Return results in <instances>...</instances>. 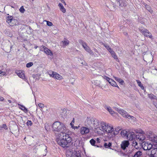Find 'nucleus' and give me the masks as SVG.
Instances as JSON below:
<instances>
[{"instance_id":"f257e3e1","label":"nucleus","mask_w":157,"mask_h":157,"mask_svg":"<svg viewBox=\"0 0 157 157\" xmlns=\"http://www.w3.org/2000/svg\"><path fill=\"white\" fill-rule=\"evenodd\" d=\"M52 128L55 132H60L56 138V141L59 145L65 147H68L71 144L72 138L69 134L66 133L67 128L63 123L56 121L53 123Z\"/></svg>"},{"instance_id":"f03ea898","label":"nucleus","mask_w":157,"mask_h":157,"mask_svg":"<svg viewBox=\"0 0 157 157\" xmlns=\"http://www.w3.org/2000/svg\"><path fill=\"white\" fill-rule=\"evenodd\" d=\"M115 4L112 2V7H111V10L113 11L115 10L116 6L118 7L121 9L122 10L124 7L126 6L127 3L125 0H117L116 1Z\"/></svg>"},{"instance_id":"7ed1b4c3","label":"nucleus","mask_w":157,"mask_h":157,"mask_svg":"<svg viewBox=\"0 0 157 157\" xmlns=\"http://www.w3.org/2000/svg\"><path fill=\"white\" fill-rule=\"evenodd\" d=\"M94 118L92 117H88L85 121V125L86 126L89 127L90 129H92V126L93 125Z\"/></svg>"},{"instance_id":"20e7f679","label":"nucleus","mask_w":157,"mask_h":157,"mask_svg":"<svg viewBox=\"0 0 157 157\" xmlns=\"http://www.w3.org/2000/svg\"><path fill=\"white\" fill-rule=\"evenodd\" d=\"M140 32L143 34L144 36L148 37L151 39H152V36L151 33L147 29H140Z\"/></svg>"},{"instance_id":"39448f33","label":"nucleus","mask_w":157,"mask_h":157,"mask_svg":"<svg viewBox=\"0 0 157 157\" xmlns=\"http://www.w3.org/2000/svg\"><path fill=\"white\" fill-rule=\"evenodd\" d=\"M144 132L141 131L137 135H136V140L138 141H143L145 139V136L143 135Z\"/></svg>"},{"instance_id":"423d86ee","label":"nucleus","mask_w":157,"mask_h":157,"mask_svg":"<svg viewBox=\"0 0 157 157\" xmlns=\"http://www.w3.org/2000/svg\"><path fill=\"white\" fill-rule=\"evenodd\" d=\"M100 123V129L106 133V130L107 129V126L109 125V124H107L103 121H101Z\"/></svg>"},{"instance_id":"0eeeda50","label":"nucleus","mask_w":157,"mask_h":157,"mask_svg":"<svg viewBox=\"0 0 157 157\" xmlns=\"http://www.w3.org/2000/svg\"><path fill=\"white\" fill-rule=\"evenodd\" d=\"M68 152L69 157H82L79 151H72Z\"/></svg>"},{"instance_id":"6e6552de","label":"nucleus","mask_w":157,"mask_h":157,"mask_svg":"<svg viewBox=\"0 0 157 157\" xmlns=\"http://www.w3.org/2000/svg\"><path fill=\"white\" fill-rule=\"evenodd\" d=\"M41 50L44 51V52L47 55H49L50 56H52L53 55V53L51 50L44 46H41Z\"/></svg>"},{"instance_id":"1a4fd4ad","label":"nucleus","mask_w":157,"mask_h":157,"mask_svg":"<svg viewBox=\"0 0 157 157\" xmlns=\"http://www.w3.org/2000/svg\"><path fill=\"white\" fill-rule=\"evenodd\" d=\"M114 130V128L113 126H111L109 124V125L107 126V129L106 130V133L108 134H110L109 136H108L109 138H111L113 136L112 132Z\"/></svg>"},{"instance_id":"9d476101","label":"nucleus","mask_w":157,"mask_h":157,"mask_svg":"<svg viewBox=\"0 0 157 157\" xmlns=\"http://www.w3.org/2000/svg\"><path fill=\"white\" fill-rule=\"evenodd\" d=\"M90 128L88 127H82L80 129V132L81 134L83 135L88 133L90 132Z\"/></svg>"},{"instance_id":"9b49d317","label":"nucleus","mask_w":157,"mask_h":157,"mask_svg":"<svg viewBox=\"0 0 157 157\" xmlns=\"http://www.w3.org/2000/svg\"><path fill=\"white\" fill-rule=\"evenodd\" d=\"M136 135H135L134 132H131L129 131L128 135L127 136V138L130 140H133L136 139Z\"/></svg>"},{"instance_id":"f8f14e48","label":"nucleus","mask_w":157,"mask_h":157,"mask_svg":"<svg viewBox=\"0 0 157 157\" xmlns=\"http://www.w3.org/2000/svg\"><path fill=\"white\" fill-rule=\"evenodd\" d=\"M83 47L85 50L87 52L90 53V55L94 56H95V55L94 54V53L92 50H91L90 48L87 46L86 44H83Z\"/></svg>"},{"instance_id":"ddd939ff","label":"nucleus","mask_w":157,"mask_h":157,"mask_svg":"<svg viewBox=\"0 0 157 157\" xmlns=\"http://www.w3.org/2000/svg\"><path fill=\"white\" fill-rule=\"evenodd\" d=\"M129 144V141L128 140H125L122 142L121 146V148L124 150L127 147H128Z\"/></svg>"},{"instance_id":"4468645a","label":"nucleus","mask_w":157,"mask_h":157,"mask_svg":"<svg viewBox=\"0 0 157 157\" xmlns=\"http://www.w3.org/2000/svg\"><path fill=\"white\" fill-rule=\"evenodd\" d=\"M93 121V125L92 126V129L93 128L96 129L98 128H100V127L99 126V123L98 121L94 118Z\"/></svg>"},{"instance_id":"2eb2a0df","label":"nucleus","mask_w":157,"mask_h":157,"mask_svg":"<svg viewBox=\"0 0 157 157\" xmlns=\"http://www.w3.org/2000/svg\"><path fill=\"white\" fill-rule=\"evenodd\" d=\"M15 73L20 78L23 79H25V75L24 73L22 71H15Z\"/></svg>"},{"instance_id":"dca6fc26","label":"nucleus","mask_w":157,"mask_h":157,"mask_svg":"<svg viewBox=\"0 0 157 157\" xmlns=\"http://www.w3.org/2000/svg\"><path fill=\"white\" fill-rule=\"evenodd\" d=\"M129 131L126 130H123L121 131V134L122 137H125L127 138V136L128 135Z\"/></svg>"},{"instance_id":"f3484780","label":"nucleus","mask_w":157,"mask_h":157,"mask_svg":"<svg viewBox=\"0 0 157 157\" xmlns=\"http://www.w3.org/2000/svg\"><path fill=\"white\" fill-rule=\"evenodd\" d=\"M115 109L121 115L125 116L126 114V112L123 109H120L117 108H115Z\"/></svg>"},{"instance_id":"a211bd4d","label":"nucleus","mask_w":157,"mask_h":157,"mask_svg":"<svg viewBox=\"0 0 157 157\" xmlns=\"http://www.w3.org/2000/svg\"><path fill=\"white\" fill-rule=\"evenodd\" d=\"M18 105L20 106L19 108L23 110L25 113H27L28 112V110L23 105H22L18 104Z\"/></svg>"},{"instance_id":"6ab92c4d","label":"nucleus","mask_w":157,"mask_h":157,"mask_svg":"<svg viewBox=\"0 0 157 157\" xmlns=\"http://www.w3.org/2000/svg\"><path fill=\"white\" fill-rule=\"evenodd\" d=\"M142 152L140 151H138L136 152L133 157H142Z\"/></svg>"},{"instance_id":"aec40b11","label":"nucleus","mask_w":157,"mask_h":157,"mask_svg":"<svg viewBox=\"0 0 157 157\" xmlns=\"http://www.w3.org/2000/svg\"><path fill=\"white\" fill-rule=\"evenodd\" d=\"M11 24H10V25L13 26L14 25H17L19 24L18 21L17 19H14L13 18Z\"/></svg>"},{"instance_id":"412c9836","label":"nucleus","mask_w":157,"mask_h":157,"mask_svg":"<svg viewBox=\"0 0 157 157\" xmlns=\"http://www.w3.org/2000/svg\"><path fill=\"white\" fill-rule=\"evenodd\" d=\"M144 143V144H143L142 146L144 150L147 151L148 150V142H144L143 143V144Z\"/></svg>"},{"instance_id":"4be33fe9","label":"nucleus","mask_w":157,"mask_h":157,"mask_svg":"<svg viewBox=\"0 0 157 157\" xmlns=\"http://www.w3.org/2000/svg\"><path fill=\"white\" fill-rule=\"evenodd\" d=\"M150 140L153 142L157 143V136L155 135L153 136L150 137Z\"/></svg>"},{"instance_id":"5701e85b","label":"nucleus","mask_w":157,"mask_h":157,"mask_svg":"<svg viewBox=\"0 0 157 157\" xmlns=\"http://www.w3.org/2000/svg\"><path fill=\"white\" fill-rule=\"evenodd\" d=\"M58 6L59 7L60 10L63 13H65L66 12V9L64 7L62 4L60 3H59L58 5Z\"/></svg>"},{"instance_id":"b1692460","label":"nucleus","mask_w":157,"mask_h":157,"mask_svg":"<svg viewBox=\"0 0 157 157\" xmlns=\"http://www.w3.org/2000/svg\"><path fill=\"white\" fill-rule=\"evenodd\" d=\"M113 77L116 81L118 82L121 84L123 85L124 83V81L122 79L116 77L114 76Z\"/></svg>"},{"instance_id":"393cba45","label":"nucleus","mask_w":157,"mask_h":157,"mask_svg":"<svg viewBox=\"0 0 157 157\" xmlns=\"http://www.w3.org/2000/svg\"><path fill=\"white\" fill-rule=\"evenodd\" d=\"M13 17L12 16H8L6 18V22L8 24H11L12 22Z\"/></svg>"},{"instance_id":"a878e982","label":"nucleus","mask_w":157,"mask_h":157,"mask_svg":"<svg viewBox=\"0 0 157 157\" xmlns=\"http://www.w3.org/2000/svg\"><path fill=\"white\" fill-rule=\"evenodd\" d=\"M132 146L134 147L136 149H138L139 147L138 146V143L136 140H133L132 142Z\"/></svg>"},{"instance_id":"bb28decb","label":"nucleus","mask_w":157,"mask_h":157,"mask_svg":"<svg viewBox=\"0 0 157 157\" xmlns=\"http://www.w3.org/2000/svg\"><path fill=\"white\" fill-rule=\"evenodd\" d=\"M105 109L108 110L111 115H113L115 113L113 111L110 107L107 106L105 108Z\"/></svg>"},{"instance_id":"cd10ccee","label":"nucleus","mask_w":157,"mask_h":157,"mask_svg":"<svg viewBox=\"0 0 157 157\" xmlns=\"http://www.w3.org/2000/svg\"><path fill=\"white\" fill-rule=\"evenodd\" d=\"M110 81L109 83L111 85L113 86L117 87L118 88H119L117 83L114 80L112 79V80H110Z\"/></svg>"},{"instance_id":"c85d7f7f","label":"nucleus","mask_w":157,"mask_h":157,"mask_svg":"<svg viewBox=\"0 0 157 157\" xmlns=\"http://www.w3.org/2000/svg\"><path fill=\"white\" fill-rule=\"evenodd\" d=\"M61 42L63 43V46L67 45L69 44L68 40L66 39H64L63 41H61Z\"/></svg>"},{"instance_id":"c756f323","label":"nucleus","mask_w":157,"mask_h":157,"mask_svg":"<svg viewBox=\"0 0 157 157\" xmlns=\"http://www.w3.org/2000/svg\"><path fill=\"white\" fill-rule=\"evenodd\" d=\"M148 97L151 100L152 99H156L157 100V98L156 96L154 95V94H148Z\"/></svg>"},{"instance_id":"7c9ffc66","label":"nucleus","mask_w":157,"mask_h":157,"mask_svg":"<svg viewBox=\"0 0 157 157\" xmlns=\"http://www.w3.org/2000/svg\"><path fill=\"white\" fill-rule=\"evenodd\" d=\"M126 114H125V116H124V115H122L124 117H126L129 119H131L132 120H134L135 118L133 116H131L130 115L128 114V113L126 112Z\"/></svg>"},{"instance_id":"2f4dec72","label":"nucleus","mask_w":157,"mask_h":157,"mask_svg":"<svg viewBox=\"0 0 157 157\" xmlns=\"http://www.w3.org/2000/svg\"><path fill=\"white\" fill-rule=\"evenodd\" d=\"M136 82H137L138 85L141 88L142 90H144V87L143 86V84L141 83V82L140 80H136Z\"/></svg>"},{"instance_id":"473e14b6","label":"nucleus","mask_w":157,"mask_h":157,"mask_svg":"<svg viewBox=\"0 0 157 157\" xmlns=\"http://www.w3.org/2000/svg\"><path fill=\"white\" fill-rule=\"evenodd\" d=\"M112 145V144L111 143L109 142L108 144L107 143H104V146L106 148H109Z\"/></svg>"},{"instance_id":"72a5a7b5","label":"nucleus","mask_w":157,"mask_h":157,"mask_svg":"<svg viewBox=\"0 0 157 157\" xmlns=\"http://www.w3.org/2000/svg\"><path fill=\"white\" fill-rule=\"evenodd\" d=\"M54 78L57 79H60L62 78V76L56 72Z\"/></svg>"},{"instance_id":"f704fd0d","label":"nucleus","mask_w":157,"mask_h":157,"mask_svg":"<svg viewBox=\"0 0 157 157\" xmlns=\"http://www.w3.org/2000/svg\"><path fill=\"white\" fill-rule=\"evenodd\" d=\"M145 7L146 9L149 12H152V10H151V7L150 6H149L147 5V4H145Z\"/></svg>"},{"instance_id":"c9c22d12","label":"nucleus","mask_w":157,"mask_h":157,"mask_svg":"<svg viewBox=\"0 0 157 157\" xmlns=\"http://www.w3.org/2000/svg\"><path fill=\"white\" fill-rule=\"evenodd\" d=\"M2 128H3L6 130L8 129V128L5 124H3L0 126V130H1Z\"/></svg>"},{"instance_id":"e433bc0d","label":"nucleus","mask_w":157,"mask_h":157,"mask_svg":"<svg viewBox=\"0 0 157 157\" xmlns=\"http://www.w3.org/2000/svg\"><path fill=\"white\" fill-rule=\"evenodd\" d=\"M90 144L93 146H95V144L96 143V141L94 139H92L90 140Z\"/></svg>"},{"instance_id":"4c0bfd02","label":"nucleus","mask_w":157,"mask_h":157,"mask_svg":"<svg viewBox=\"0 0 157 157\" xmlns=\"http://www.w3.org/2000/svg\"><path fill=\"white\" fill-rule=\"evenodd\" d=\"M33 65V63L32 62H30L26 64V67L28 68H29L32 66Z\"/></svg>"},{"instance_id":"58836bf2","label":"nucleus","mask_w":157,"mask_h":157,"mask_svg":"<svg viewBox=\"0 0 157 157\" xmlns=\"http://www.w3.org/2000/svg\"><path fill=\"white\" fill-rule=\"evenodd\" d=\"M148 150H150L151 149H152L153 147V145L150 142H148Z\"/></svg>"},{"instance_id":"ea45409f","label":"nucleus","mask_w":157,"mask_h":157,"mask_svg":"<svg viewBox=\"0 0 157 157\" xmlns=\"http://www.w3.org/2000/svg\"><path fill=\"white\" fill-rule=\"evenodd\" d=\"M112 57L117 61H118V59L117 57V55L115 53H114V54H113L112 55Z\"/></svg>"},{"instance_id":"a19ab883","label":"nucleus","mask_w":157,"mask_h":157,"mask_svg":"<svg viewBox=\"0 0 157 157\" xmlns=\"http://www.w3.org/2000/svg\"><path fill=\"white\" fill-rule=\"evenodd\" d=\"M121 129V128L120 127H117L116 128H115V131H116V133H115V134H117L119 131Z\"/></svg>"},{"instance_id":"79ce46f5","label":"nucleus","mask_w":157,"mask_h":157,"mask_svg":"<svg viewBox=\"0 0 157 157\" xmlns=\"http://www.w3.org/2000/svg\"><path fill=\"white\" fill-rule=\"evenodd\" d=\"M33 124L32 121L30 120H28L27 122V124L28 126H31Z\"/></svg>"},{"instance_id":"37998d69","label":"nucleus","mask_w":157,"mask_h":157,"mask_svg":"<svg viewBox=\"0 0 157 157\" xmlns=\"http://www.w3.org/2000/svg\"><path fill=\"white\" fill-rule=\"evenodd\" d=\"M19 11L22 13H23L25 11V10L23 6H22L19 9Z\"/></svg>"},{"instance_id":"c03bdc74","label":"nucleus","mask_w":157,"mask_h":157,"mask_svg":"<svg viewBox=\"0 0 157 157\" xmlns=\"http://www.w3.org/2000/svg\"><path fill=\"white\" fill-rule=\"evenodd\" d=\"M42 148L44 150V151L45 152H47V147L46 146H45L44 145H42Z\"/></svg>"},{"instance_id":"a18cd8bd","label":"nucleus","mask_w":157,"mask_h":157,"mask_svg":"<svg viewBox=\"0 0 157 157\" xmlns=\"http://www.w3.org/2000/svg\"><path fill=\"white\" fill-rule=\"evenodd\" d=\"M46 21L47 22V25L48 26H51L52 25V23L48 21Z\"/></svg>"},{"instance_id":"49530a36","label":"nucleus","mask_w":157,"mask_h":157,"mask_svg":"<svg viewBox=\"0 0 157 157\" xmlns=\"http://www.w3.org/2000/svg\"><path fill=\"white\" fill-rule=\"evenodd\" d=\"M38 105L41 108H43L44 107V105L42 103H40L38 104Z\"/></svg>"},{"instance_id":"de8ad7c7","label":"nucleus","mask_w":157,"mask_h":157,"mask_svg":"<svg viewBox=\"0 0 157 157\" xmlns=\"http://www.w3.org/2000/svg\"><path fill=\"white\" fill-rule=\"evenodd\" d=\"M103 45L107 49V50H108V49L110 48L108 45L106 44H104Z\"/></svg>"},{"instance_id":"09e8293b","label":"nucleus","mask_w":157,"mask_h":157,"mask_svg":"<svg viewBox=\"0 0 157 157\" xmlns=\"http://www.w3.org/2000/svg\"><path fill=\"white\" fill-rule=\"evenodd\" d=\"M0 74H1V75H0V76L4 75L5 74V73L4 71L0 70Z\"/></svg>"},{"instance_id":"8fccbe9b","label":"nucleus","mask_w":157,"mask_h":157,"mask_svg":"<svg viewBox=\"0 0 157 157\" xmlns=\"http://www.w3.org/2000/svg\"><path fill=\"white\" fill-rule=\"evenodd\" d=\"M79 42L80 44H81L82 45V46L83 44H86L82 40H80V41H79Z\"/></svg>"},{"instance_id":"3c124183","label":"nucleus","mask_w":157,"mask_h":157,"mask_svg":"<svg viewBox=\"0 0 157 157\" xmlns=\"http://www.w3.org/2000/svg\"><path fill=\"white\" fill-rule=\"evenodd\" d=\"M106 79L107 81H108L109 82V83L111 81L110 80L112 79L110 78L107 77H106Z\"/></svg>"},{"instance_id":"603ef678","label":"nucleus","mask_w":157,"mask_h":157,"mask_svg":"<svg viewBox=\"0 0 157 157\" xmlns=\"http://www.w3.org/2000/svg\"><path fill=\"white\" fill-rule=\"evenodd\" d=\"M55 73L56 72H53V73H52L51 75H50V77H53L54 78L55 74Z\"/></svg>"},{"instance_id":"864d4df0","label":"nucleus","mask_w":157,"mask_h":157,"mask_svg":"<svg viewBox=\"0 0 157 157\" xmlns=\"http://www.w3.org/2000/svg\"><path fill=\"white\" fill-rule=\"evenodd\" d=\"M116 131H115V130H113V132H112V134H113V136L112 137L116 135L117 134H115V133H116Z\"/></svg>"},{"instance_id":"5fc2aeb1","label":"nucleus","mask_w":157,"mask_h":157,"mask_svg":"<svg viewBox=\"0 0 157 157\" xmlns=\"http://www.w3.org/2000/svg\"><path fill=\"white\" fill-rule=\"evenodd\" d=\"M70 124L72 128H74V129H75V126H74V124L72 122H71Z\"/></svg>"},{"instance_id":"6e6d98bb","label":"nucleus","mask_w":157,"mask_h":157,"mask_svg":"<svg viewBox=\"0 0 157 157\" xmlns=\"http://www.w3.org/2000/svg\"><path fill=\"white\" fill-rule=\"evenodd\" d=\"M53 71H49V72H48L49 75H51L52 74V73H53Z\"/></svg>"},{"instance_id":"4d7b16f0","label":"nucleus","mask_w":157,"mask_h":157,"mask_svg":"<svg viewBox=\"0 0 157 157\" xmlns=\"http://www.w3.org/2000/svg\"><path fill=\"white\" fill-rule=\"evenodd\" d=\"M110 54H111V55H112L113 54H114V53H115V52H114V51H113V50H112L111 52H110Z\"/></svg>"},{"instance_id":"13d9d810","label":"nucleus","mask_w":157,"mask_h":157,"mask_svg":"<svg viewBox=\"0 0 157 157\" xmlns=\"http://www.w3.org/2000/svg\"><path fill=\"white\" fill-rule=\"evenodd\" d=\"M94 54L95 55V56H98L99 55V53H96L95 54H94Z\"/></svg>"},{"instance_id":"bf43d9fd","label":"nucleus","mask_w":157,"mask_h":157,"mask_svg":"<svg viewBox=\"0 0 157 157\" xmlns=\"http://www.w3.org/2000/svg\"><path fill=\"white\" fill-rule=\"evenodd\" d=\"M153 104H154V105L156 107H157V103L156 102H153Z\"/></svg>"},{"instance_id":"052dcab7","label":"nucleus","mask_w":157,"mask_h":157,"mask_svg":"<svg viewBox=\"0 0 157 157\" xmlns=\"http://www.w3.org/2000/svg\"><path fill=\"white\" fill-rule=\"evenodd\" d=\"M4 100V98L3 97H1L0 98V101H2Z\"/></svg>"},{"instance_id":"680f3d73","label":"nucleus","mask_w":157,"mask_h":157,"mask_svg":"<svg viewBox=\"0 0 157 157\" xmlns=\"http://www.w3.org/2000/svg\"><path fill=\"white\" fill-rule=\"evenodd\" d=\"M108 50L109 52H111L113 50L110 48L108 49Z\"/></svg>"},{"instance_id":"e2e57ef3","label":"nucleus","mask_w":157,"mask_h":157,"mask_svg":"<svg viewBox=\"0 0 157 157\" xmlns=\"http://www.w3.org/2000/svg\"><path fill=\"white\" fill-rule=\"evenodd\" d=\"M61 2L62 3H64L65 5H66V3L64 0H61Z\"/></svg>"},{"instance_id":"0e129e2a","label":"nucleus","mask_w":157,"mask_h":157,"mask_svg":"<svg viewBox=\"0 0 157 157\" xmlns=\"http://www.w3.org/2000/svg\"><path fill=\"white\" fill-rule=\"evenodd\" d=\"M100 140L98 138H97V141L98 142V143H99L100 142Z\"/></svg>"},{"instance_id":"69168bd1","label":"nucleus","mask_w":157,"mask_h":157,"mask_svg":"<svg viewBox=\"0 0 157 157\" xmlns=\"http://www.w3.org/2000/svg\"><path fill=\"white\" fill-rule=\"evenodd\" d=\"M94 51L96 53H98V50L96 49H94Z\"/></svg>"},{"instance_id":"338daca9","label":"nucleus","mask_w":157,"mask_h":157,"mask_svg":"<svg viewBox=\"0 0 157 157\" xmlns=\"http://www.w3.org/2000/svg\"><path fill=\"white\" fill-rule=\"evenodd\" d=\"M80 126H75V128H79V127Z\"/></svg>"},{"instance_id":"774afa93","label":"nucleus","mask_w":157,"mask_h":157,"mask_svg":"<svg viewBox=\"0 0 157 157\" xmlns=\"http://www.w3.org/2000/svg\"><path fill=\"white\" fill-rule=\"evenodd\" d=\"M71 122H72L73 123H74V118H73V120L72 121H71Z\"/></svg>"}]
</instances>
